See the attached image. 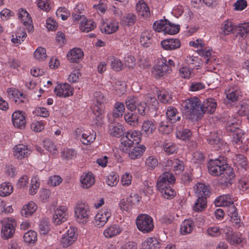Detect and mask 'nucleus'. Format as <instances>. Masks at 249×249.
Here are the masks:
<instances>
[{
  "instance_id": "nucleus-14",
  "label": "nucleus",
  "mask_w": 249,
  "mask_h": 249,
  "mask_svg": "<svg viewBox=\"0 0 249 249\" xmlns=\"http://www.w3.org/2000/svg\"><path fill=\"white\" fill-rule=\"evenodd\" d=\"M219 176H220V178L218 180V183L222 188H224L231 185L234 177L232 168H228Z\"/></svg>"
},
{
  "instance_id": "nucleus-48",
  "label": "nucleus",
  "mask_w": 249,
  "mask_h": 249,
  "mask_svg": "<svg viewBox=\"0 0 249 249\" xmlns=\"http://www.w3.org/2000/svg\"><path fill=\"white\" fill-rule=\"evenodd\" d=\"M237 35L243 38L249 36V23L239 25L237 28Z\"/></svg>"
},
{
  "instance_id": "nucleus-28",
  "label": "nucleus",
  "mask_w": 249,
  "mask_h": 249,
  "mask_svg": "<svg viewBox=\"0 0 249 249\" xmlns=\"http://www.w3.org/2000/svg\"><path fill=\"white\" fill-rule=\"evenodd\" d=\"M165 166L172 167L173 169V171L176 174H181L183 171L184 167L183 162L178 159L167 160V164Z\"/></svg>"
},
{
  "instance_id": "nucleus-29",
  "label": "nucleus",
  "mask_w": 249,
  "mask_h": 249,
  "mask_svg": "<svg viewBox=\"0 0 249 249\" xmlns=\"http://www.w3.org/2000/svg\"><path fill=\"white\" fill-rule=\"evenodd\" d=\"M195 227L194 222L190 219H185L181 223L180 232L182 234L186 235L190 233Z\"/></svg>"
},
{
  "instance_id": "nucleus-49",
  "label": "nucleus",
  "mask_w": 249,
  "mask_h": 249,
  "mask_svg": "<svg viewBox=\"0 0 249 249\" xmlns=\"http://www.w3.org/2000/svg\"><path fill=\"white\" fill-rule=\"evenodd\" d=\"M167 22H168V20L167 19L156 21L153 24L154 30L156 32H163L164 34H165Z\"/></svg>"
},
{
  "instance_id": "nucleus-64",
  "label": "nucleus",
  "mask_w": 249,
  "mask_h": 249,
  "mask_svg": "<svg viewBox=\"0 0 249 249\" xmlns=\"http://www.w3.org/2000/svg\"><path fill=\"white\" fill-rule=\"evenodd\" d=\"M56 16L58 18H61L63 20H66L70 16L69 11L64 7H60L56 12Z\"/></svg>"
},
{
  "instance_id": "nucleus-59",
  "label": "nucleus",
  "mask_w": 249,
  "mask_h": 249,
  "mask_svg": "<svg viewBox=\"0 0 249 249\" xmlns=\"http://www.w3.org/2000/svg\"><path fill=\"white\" fill-rule=\"evenodd\" d=\"M191 135V132L187 128L183 129L182 130H178L176 133L177 137L182 140H188Z\"/></svg>"
},
{
  "instance_id": "nucleus-61",
  "label": "nucleus",
  "mask_w": 249,
  "mask_h": 249,
  "mask_svg": "<svg viewBox=\"0 0 249 249\" xmlns=\"http://www.w3.org/2000/svg\"><path fill=\"white\" fill-rule=\"evenodd\" d=\"M123 21L127 26L133 25L136 21V16L132 13L127 14L124 16Z\"/></svg>"
},
{
  "instance_id": "nucleus-34",
  "label": "nucleus",
  "mask_w": 249,
  "mask_h": 249,
  "mask_svg": "<svg viewBox=\"0 0 249 249\" xmlns=\"http://www.w3.org/2000/svg\"><path fill=\"white\" fill-rule=\"evenodd\" d=\"M80 181L83 188H88L93 184L95 179L91 173H88L81 176Z\"/></svg>"
},
{
  "instance_id": "nucleus-27",
  "label": "nucleus",
  "mask_w": 249,
  "mask_h": 249,
  "mask_svg": "<svg viewBox=\"0 0 249 249\" xmlns=\"http://www.w3.org/2000/svg\"><path fill=\"white\" fill-rule=\"evenodd\" d=\"M195 192L197 197H207L210 194L209 186L202 183H197L194 187Z\"/></svg>"
},
{
  "instance_id": "nucleus-5",
  "label": "nucleus",
  "mask_w": 249,
  "mask_h": 249,
  "mask_svg": "<svg viewBox=\"0 0 249 249\" xmlns=\"http://www.w3.org/2000/svg\"><path fill=\"white\" fill-rule=\"evenodd\" d=\"M223 157H220L215 160H211L208 164V169L209 173L215 176H218L221 175L226 169L230 168Z\"/></svg>"
},
{
  "instance_id": "nucleus-47",
  "label": "nucleus",
  "mask_w": 249,
  "mask_h": 249,
  "mask_svg": "<svg viewBox=\"0 0 249 249\" xmlns=\"http://www.w3.org/2000/svg\"><path fill=\"white\" fill-rule=\"evenodd\" d=\"M227 213L233 222H234L235 224L239 223L240 219L238 218L237 209L234 205V204H231L227 208Z\"/></svg>"
},
{
  "instance_id": "nucleus-22",
  "label": "nucleus",
  "mask_w": 249,
  "mask_h": 249,
  "mask_svg": "<svg viewBox=\"0 0 249 249\" xmlns=\"http://www.w3.org/2000/svg\"><path fill=\"white\" fill-rule=\"evenodd\" d=\"M161 45L164 50L172 51L178 49L181 46V42L178 38H169L162 40Z\"/></svg>"
},
{
  "instance_id": "nucleus-20",
  "label": "nucleus",
  "mask_w": 249,
  "mask_h": 249,
  "mask_svg": "<svg viewBox=\"0 0 249 249\" xmlns=\"http://www.w3.org/2000/svg\"><path fill=\"white\" fill-rule=\"evenodd\" d=\"M224 121L226 122L225 128L229 132H236L239 129V124L237 123V120L232 116L226 114L223 116Z\"/></svg>"
},
{
  "instance_id": "nucleus-21",
  "label": "nucleus",
  "mask_w": 249,
  "mask_h": 249,
  "mask_svg": "<svg viewBox=\"0 0 249 249\" xmlns=\"http://www.w3.org/2000/svg\"><path fill=\"white\" fill-rule=\"evenodd\" d=\"M217 106V102L213 98L206 99L201 105L203 115L205 113H213L215 111Z\"/></svg>"
},
{
  "instance_id": "nucleus-41",
  "label": "nucleus",
  "mask_w": 249,
  "mask_h": 249,
  "mask_svg": "<svg viewBox=\"0 0 249 249\" xmlns=\"http://www.w3.org/2000/svg\"><path fill=\"white\" fill-rule=\"evenodd\" d=\"M139 102L137 97L134 96H128L125 101V107L128 110L133 111L136 109Z\"/></svg>"
},
{
  "instance_id": "nucleus-10",
  "label": "nucleus",
  "mask_w": 249,
  "mask_h": 249,
  "mask_svg": "<svg viewBox=\"0 0 249 249\" xmlns=\"http://www.w3.org/2000/svg\"><path fill=\"white\" fill-rule=\"evenodd\" d=\"M77 229L71 226L65 233L63 235L60 243L63 248H67L72 245L77 238Z\"/></svg>"
},
{
  "instance_id": "nucleus-62",
  "label": "nucleus",
  "mask_w": 249,
  "mask_h": 249,
  "mask_svg": "<svg viewBox=\"0 0 249 249\" xmlns=\"http://www.w3.org/2000/svg\"><path fill=\"white\" fill-rule=\"evenodd\" d=\"M151 104L150 105L149 109L151 112L155 111V113H152V115L156 116L159 113H160L159 109V103L155 98H151Z\"/></svg>"
},
{
  "instance_id": "nucleus-1",
  "label": "nucleus",
  "mask_w": 249,
  "mask_h": 249,
  "mask_svg": "<svg viewBox=\"0 0 249 249\" xmlns=\"http://www.w3.org/2000/svg\"><path fill=\"white\" fill-rule=\"evenodd\" d=\"M184 113L191 120H197L203 116L201 102L197 97L187 99L183 102Z\"/></svg>"
},
{
  "instance_id": "nucleus-2",
  "label": "nucleus",
  "mask_w": 249,
  "mask_h": 249,
  "mask_svg": "<svg viewBox=\"0 0 249 249\" xmlns=\"http://www.w3.org/2000/svg\"><path fill=\"white\" fill-rule=\"evenodd\" d=\"M124 134L121 138L120 148L124 152L127 153L133 145L138 144L141 142V134L137 130H130Z\"/></svg>"
},
{
  "instance_id": "nucleus-11",
  "label": "nucleus",
  "mask_w": 249,
  "mask_h": 249,
  "mask_svg": "<svg viewBox=\"0 0 249 249\" xmlns=\"http://www.w3.org/2000/svg\"><path fill=\"white\" fill-rule=\"evenodd\" d=\"M175 182V177L169 172H164L157 182V187L159 190H164L168 187H171Z\"/></svg>"
},
{
  "instance_id": "nucleus-53",
  "label": "nucleus",
  "mask_w": 249,
  "mask_h": 249,
  "mask_svg": "<svg viewBox=\"0 0 249 249\" xmlns=\"http://www.w3.org/2000/svg\"><path fill=\"white\" fill-rule=\"evenodd\" d=\"M235 163L238 165L240 166L241 168L247 170L248 165L247 163V159L244 155L242 154H238L235 156L234 158Z\"/></svg>"
},
{
  "instance_id": "nucleus-57",
  "label": "nucleus",
  "mask_w": 249,
  "mask_h": 249,
  "mask_svg": "<svg viewBox=\"0 0 249 249\" xmlns=\"http://www.w3.org/2000/svg\"><path fill=\"white\" fill-rule=\"evenodd\" d=\"M179 25L173 24L168 21L165 29V34H176L179 31Z\"/></svg>"
},
{
  "instance_id": "nucleus-52",
  "label": "nucleus",
  "mask_w": 249,
  "mask_h": 249,
  "mask_svg": "<svg viewBox=\"0 0 249 249\" xmlns=\"http://www.w3.org/2000/svg\"><path fill=\"white\" fill-rule=\"evenodd\" d=\"M158 98L160 102L164 104H169L172 101L171 95L167 91H160L158 94Z\"/></svg>"
},
{
  "instance_id": "nucleus-37",
  "label": "nucleus",
  "mask_w": 249,
  "mask_h": 249,
  "mask_svg": "<svg viewBox=\"0 0 249 249\" xmlns=\"http://www.w3.org/2000/svg\"><path fill=\"white\" fill-rule=\"evenodd\" d=\"M125 122L132 126H136L139 124V116L135 113L127 112L124 114Z\"/></svg>"
},
{
  "instance_id": "nucleus-63",
  "label": "nucleus",
  "mask_w": 249,
  "mask_h": 249,
  "mask_svg": "<svg viewBox=\"0 0 249 249\" xmlns=\"http://www.w3.org/2000/svg\"><path fill=\"white\" fill-rule=\"evenodd\" d=\"M226 236L228 241L231 244H238L242 241L241 235L237 234L232 235L229 234Z\"/></svg>"
},
{
  "instance_id": "nucleus-31",
  "label": "nucleus",
  "mask_w": 249,
  "mask_h": 249,
  "mask_svg": "<svg viewBox=\"0 0 249 249\" xmlns=\"http://www.w3.org/2000/svg\"><path fill=\"white\" fill-rule=\"evenodd\" d=\"M153 34L151 31L145 30L142 33L140 38L141 44L144 47H149L152 42Z\"/></svg>"
},
{
  "instance_id": "nucleus-12",
  "label": "nucleus",
  "mask_w": 249,
  "mask_h": 249,
  "mask_svg": "<svg viewBox=\"0 0 249 249\" xmlns=\"http://www.w3.org/2000/svg\"><path fill=\"white\" fill-rule=\"evenodd\" d=\"M53 91L57 96L63 98L72 96L74 91L73 88L67 83L58 84Z\"/></svg>"
},
{
  "instance_id": "nucleus-16",
  "label": "nucleus",
  "mask_w": 249,
  "mask_h": 249,
  "mask_svg": "<svg viewBox=\"0 0 249 249\" xmlns=\"http://www.w3.org/2000/svg\"><path fill=\"white\" fill-rule=\"evenodd\" d=\"M18 17L21 23L26 27L28 32L33 30V25L32 18L30 14L23 8H20L18 10Z\"/></svg>"
},
{
  "instance_id": "nucleus-38",
  "label": "nucleus",
  "mask_w": 249,
  "mask_h": 249,
  "mask_svg": "<svg viewBox=\"0 0 249 249\" xmlns=\"http://www.w3.org/2000/svg\"><path fill=\"white\" fill-rule=\"evenodd\" d=\"M125 107L122 102H117L114 105L112 115L114 118H119L122 117L124 112Z\"/></svg>"
},
{
  "instance_id": "nucleus-6",
  "label": "nucleus",
  "mask_w": 249,
  "mask_h": 249,
  "mask_svg": "<svg viewBox=\"0 0 249 249\" xmlns=\"http://www.w3.org/2000/svg\"><path fill=\"white\" fill-rule=\"evenodd\" d=\"M0 223L2 224L1 233L2 238L5 239L12 238L15 232L16 220L12 217H6L2 219Z\"/></svg>"
},
{
  "instance_id": "nucleus-51",
  "label": "nucleus",
  "mask_w": 249,
  "mask_h": 249,
  "mask_svg": "<svg viewBox=\"0 0 249 249\" xmlns=\"http://www.w3.org/2000/svg\"><path fill=\"white\" fill-rule=\"evenodd\" d=\"M145 242L146 249H159L160 248V243L156 238L148 237Z\"/></svg>"
},
{
  "instance_id": "nucleus-18",
  "label": "nucleus",
  "mask_w": 249,
  "mask_h": 249,
  "mask_svg": "<svg viewBox=\"0 0 249 249\" xmlns=\"http://www.w3.org/2000/svg\"><path fill=\"white\" fill-rule=\"evenodd\" d=\"M31 153L27 146L23 144H19L13 148V155L15 158L21 160L27 157Z\"/></svg>"
},
{
  "instance_id": "nucleus-58",
  "label": "nucleus",
  "mask_w": 249,
  "mask_h": 249,
  "mask_svg": "<svg viewBox=\"0 0 249 249\" xmlns=\"http://www.w3.org/2000/svg\"><path fill=\"white\" fill-rule=\"evenodd\" d=\"M179 72V75L184 78H189L194 75L193 69L188 67L180 68Z\"/></svg>"
},
{
  "instance_id": "nucleus-17",
  "label": "nucleus",
  "mask_w": 249,
  "mask_h": 249,
  "mask_svg": "<svg viewBox=\"0 0 249 249\" xmlns=\"http://www.w3.org/2000/svg\"><path fill=\"white\" fill-rule=\"evenodd\" d=\"M12 121L15 127L24 128L26 123L25 113L21 111H15L12 114Z\"/></svg>"
},
{
  "instance_id": "nucleus-46",
  "label": "nucleus",
  "mask_w": 249,
  "mask_h": 249,
  "mask_svg": "<svg viewBox=\"0 0 249 249\" xmlns=\"http://www.w3.org/2000/svg\"><path fill=\"white\" fill-rule=\"evenodd\" d=\"M13 191V187L9 182L0 184V196L5 197L9 196Z\"/></svg>"
},
{
  "instance_id": "nucleus-7",
  "label": "nucleus",
  "mask_w": 249,
  "mask_h": 249,
  "mask_svg": "<svg viewBox=\"0 0 249 249\" xmlns=\"http://www.w3.org/2000/svg\"><path fill=\"white\" fill-rule=\"evenodd\" d=\"M93 102L92 111L96 115L97 120L99 122L101 119L100 115L104 112L106 98L101 92L96 91L93 95Z\"/></svg>"
},
{
  "instance_id": "nucleus-42",
  "label": "nucleus",
  "mask_w": 249,
  "mask_h": 249,
  "mask_svg": "<svg viewBox=\"0 0 249 249\" xmlns=\"http://www.w3.org/2000/svg\"><path fill=\"white\" fill-rule=\"evenodd\" d=\"M96 27L95 23L91 19H83L81 21L80 29L83 32L88 33L94 29Z\"/></svg>"
},
{
  "instance_id": "nucleus-13",
  "label": "nucleus",
  "mask_w": 249,
  "mask_h": 249,
  "mask_svg": "<svg viewBox=\"0 0 249 249\" xmlns=\"http://www.w3.org/2000/svg\"><path fill=\"white\" fill-rule=\"evenodd\" d=\"M111 216L110 210L108 208H104L95 215L94 221L95 226L99 228L104 226Z\"/></svg>"
},
{
  "instance_id": "nucleus-32",
  "label": "nucleus",
  "mask_w": 249,
  "mask_h": 249,
  "mask_svg": "<svg viewBox=\"0 0 249 249\" xmlns=\"http://www.w3.org/2000/svg\"><path fill=\"white\" fill-rule=\"evenodd\" d=\"M119 24L116 21H110L104 23L101 27L102 33L111 34L115 32L118 29Z\"/></svg>"
},
{
  "instance_id": "nucleus-8",
  "label": "nucleus",
  "mask_w": 249,
  "mask_h": 249,
  "mask_svg": "<svg viewBox=\"0 0 249 249\" xmlns=\"http://www.w3.org/2000/svg\"><path fill=\"white\" fill-rule=\"evenodd\" d=\"M89 209L86 204L78 203L75 208V215L76 221L82 224L87 223L89 219Z\"/></svg>"
},
{
  "instance_id": "nucleus-35",
  "label": "nucleus",
  "mask_w": 249,
  "mask_h": 249,
  "mask_svg": "<svg viewBox=\"0 0 249 249\" xmlns=\"http://www.w3.org/2000/svg\"><path fill=\"white\" fill-rule=\"evenodd\" d=\"M136 9L138 13L141 16L147 18L150 15V10L146 3L141 0L136 4Z\"/></svg>"
},
{
  "instance_id": "nucleus-44",
  "label": "nucleus",
  "mask_w": 249,
  "mask_h": 249,
  "mask_svg": "<svg viewBox=\"0 0 249 249\" xmlns=\"http://www.w3.org/2000/svg\"><path fill=\"white\" fill-rule=\"evenodd\" d=\"M207 207V198L206 197H197L193 207L195 212H199L204 210Z\"/></svg>"
},
{
  "instance_id": "nucleus-60",
  "label": "nucleus",
  "mask_w": 249,
  "mask_h": 249,
  "mask_svg": "<svg viewBox=\"0 0 249 249\" xmlns=\"http://www.w3.org/2000/svg\"><path fill=\"white\" fill-rule=\"evenodd\" d=\"M26 36L27 34L25 31H22L21 33L18 32L16 34L15 37L12 36L11 41L14 44H20L24 41Z\"/></svg>"
},
{
  "instance_id": "nucleus-36",
  "label": "nucleus",
  "mask_w": 249,
  "mask_h": 249,
  "mask_svg": "<svg viewBox=\"0 0 249 249\" xmlns=\"http://www.w3.org/2000/svg\"><path fill=\"white\" fill-rule=\"evenodd\" d=\"M166 116L171 123H175L180 119L179 112L177 108L173 107H169L167 109Z\"/></svg>"
},
{
  "instance_id": "nucleus-50",
  "label": "nucleus",
  "mask_w": 249,
  "mask_h": 249,
  "mask_svg": "<svg viewBox=\"0 0 249 249\" xmlns=\"http://www.w3.org/2000/svg\"><path fill=\"white\" fill-rule=\"evenodd\" d=\"M108 61L111 64L112 69L114 71H120L122 70L123 64L119 59L114 56H110L108 57Z\"/></svg>"
},
{
  "instance_id": "nucleus-15",
  "label": "nucleus",
  "mask_w": 249,
  "mask_h": 249,
  "mask_svg": "<svg viewBox=\"0 0 249 249\" xmlns=\"http://www.w3.org/2000/svg\"><path fill=\"white\" fill-rule=\"evenodd\" d=\"M68 217V212L67 207L61 206L54 210L53 221L54 224L59 225L66 221Z\"/></svg>"
},
{
  "instance_id": "nucleus-30",
  "label": "nucleus",
  "mask_w": 249,
  "mask_h": 249,
  "mask_svg": "<svg viewBox=\"0 0 249 249\" xmlns=\"http://www.w3.org/2000/svg\"><path fill=\"white\" fill-rule=\"evenodd\" d=\"M37 209V205L34 202L31 201L22 207L21 214L23 216L28 217L31 216Z\"/></svg>"
},
{
  "instance_id": "nucleus-43",
  "label": "nucleus",
  "mask_w": 249,
  "mask_h": 249,
  "mask_svg": "<svg viewBox=\"0 0 249 249\" xmlns=\"http://www.w3.org/2000/svg\"><path fill=\"white\" fill-rule=\"evenodd\" d=\"M235 27L233 24L229 20L224 21L221 25V34L223 35H228L233 31Z\"/></svg>"
},
{
  "instance_id": "nucleus-33",
  "label": "nucleus",
  "mask_w": 249,
  "mask_h": 249,
  "mask_svg": "<svg viewBox=\"0 0 249 249\" xmlns=\"http://www.w3.org/2000/svg\"><path fill=\"white\" fill-rule=\"evenodd\" d=\"M125 130L124 126L120 123L112 124L109 130V133L112 136L119 137L123 135Z\"/></svg>"
},
{
  "instance_id": "nucleus-19",
  "label": "nucleus",
  "mask_w": 249,
  "mask_h": 249,
  "mask_svg": "<svg viewBox=\"0 0 249 249\" xmlns=\"http://www.w3.org/2000/svg\"><path fill=\"white\" fill-rule=\"evenodd\" d=\"M7 93L9 99L17 104L25 102V95L17 89L9 88L7 90Z\"/></svg>"
},
{
  "instance_id": "nucleus-9",
  "label": "nucleus",
  "mask_w": 249,
  "mask_h": 249,
  "mask_svg": "<svg viewBox=\"0 0 249 249\" xmlns=\"http://www.w3.org/2000/svg\"><path fill=\"white\" fill-rule=\"evenodd\" d=\"M166 58L162 57L158 59L157 64L153 68V73L155 77L159 78L163 76L166 73L171 72L172 69H169L166 66Z\"/></svg>"
},
{
  "instance_id": "nucleus-25",
  "label": "nucleus",
  "mask_w": 249,
  "mask_h": 249,
  "mask_svg": "<svg viewBox=\"0 0 249 249\" xmlns=\"http://www.w3.org/2000/svg\"><path fill=\"white\" fill-rule=\"evenodd\" d=\"M83 52L81 49L75 48L69 51L67 57L71 62H77L83 58Z\"/></svg>"
},
{
  "instance_id": "nucleus-39",
  "label": "nucleus",
  "mask_w": 249,
  "mask_h": 249,
  "mask_svg": "<svg viewBox=\"0 0 249 249\" xmlns=\"http://www.w3.org/2000/svg\"><path fill=\"white\" fill-rule=\"evenodd\" d=\"M156 126L154 121L145 120L142 125V131L146 135H149L152 134L156 129Z\"/></svg>"
},
{
  "instance_id": "nucleus-3",
  "label": "nucleus",
  "mask_w": 249,
  "mask_h": 249,
  "mask_svg": "<svg viewBox=\"0 0 249 249\" xmlns=\"http://www.w3.org/2000/svg\"><path fill=\"white\" fill-rule=\"evenodd\" d=\"M225 94L226 98L224 99V102L226 105L231 106L236 104L241 95L238 82L235 81L230 84L225 89Z\"/></svg>"
},
{
  "instance_id": "nucleus-24",
  "label": "nucleus",
  "mask_w": 249,
  "mask_h": 249,
  "mask_svg": "<svg viewBox=\"0 0 249 249\" xmlns=\"http://www.w3.org/2000/svg\"><path fill=\"white\" fill-rule=\"evenodd\" d=\"M122 231L123 228L120 225L112 224L105 229L103 234L106 238H110L120 234Z\"/></svg>"
},
{
  "instance_id": "nucleus-23",
  "label": "nucleus",
  "mask_w": 249,
  "mask_h": 249,
  "mask_svg": "<svg viewBox=\"0 0 249 249\" xmlns=\"http://www.w3.org/2000/svg\"><path fill=\"white\" fill-rule=\"evenodd\" d=\"M207 142L215 150H218L222 143L221 135L217 131L212 132L207 139Z\"/></svg>"
},
{
  "instance_id": "nucleus-45",
  "label": "nucleus",
  "mask_w": 249,
  "mask_h": 249,
  "mask_svg": "<svg viewBox=\"0 0 249 249\" xmlns=\"http://www.w3.org/2000/svg\"><path fill=\"white\" fill-rule=\"evenodd\" d=\"M95 137L96 134L94 132L91 133L89 131H86L81 134L80 140L84 144L88 145L93 142L95 140Z\"/></svg>"
},
{
  "instance_id": "nucleus-26",
  "label": "nucleus",
  "mask_w": 249,
  "mask_h": 249,
  "mask_svg": "<svg viewBox=\"0 0 249 249\" xmlns=\"http://www.w3.org/2000/svg\"><path fill=\"white\" fill-rule=\"evenodd\" d=\"M214 203L216 206L227 207L233 204L232 198L230 195H223L219 196L214 200Z\"/></svg>"
},
{
  "instance_id": "nucleus-55",
  "label": "nucleus",
  "mask_w": 249,
  "mask_h": 249,
  "mask_svg": "<svg viewBox=\"0 0 249 249\" xmlns=\"http://www.w3.org/2000/svg\"><path fill=\"white\" fill-rule=\"evenodd\" d=\"M23 238L24 241L27 243H34L37 240V234L35 231L30 230L24 233Z\"/></svg>"
},
{
  "instance_id": "nucleus-40",
  "label": "nucleus",
  "mask_w": 249,
  "mask_h": 249,
  "mask_svg": "<svg viewBox=\"0 0 249 249\" xmlns=\"http://www.w3.org/2000/svg\"><path fill=\"white\" fill-rule=\"evenodd\" d=\"M145 147L141 145L140 146L135 147L131 151H128V156L132 160H136L140 158L144 151L145 150Z\"/></svg>"
},
{
  "instance_id": "nucleus-56",
  "label": "nucleus",
  "mask_w": 249,
  "mask_h": 249,
  "mask_svg": "<svg viewBox=\"0 0 249 249\" xmlns=\"http://www.w3.org/2000/svg\"><path fill=\"white\" fill-rule=\"evenodd\" d=\"M119 181V176L115 172H111L106 178V183L110 186H116Z\"/></svg>"
},
{
  "instance_id": "nucleus-4",
  "label": "nucleus",
  "mask_w": 249,
  "mask_h": 249,
  "mask_svg": "<svg viewBox=\"0 0 249 249\" xmlns=\"http://www.w3.org/2000/svg\"><path fill=\"white\" fill-rule=\"evenodd\" d=\"M136 224L138 230L143 233L151 232L154 228L153 218L146 214H139L136 218Z\"/></svg>"
},
{
  "instance_id": "nucleus-54",
  "label": "nucleus",
  "mask_w": 249,
  "mask_h": 249,
  "mask_svg": "<svg viewBox=\"0 0 249 249\" xmlns=\"http://www.w3.org/2000/svg\"><path fill=\"white\" fill-rule=\"evenodd\" d=\"M34 56L39 61H43L47 56L45 49L41 47H38L34 53Z\"/></svg>"
}]
</instances>
